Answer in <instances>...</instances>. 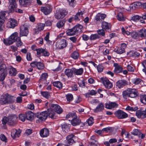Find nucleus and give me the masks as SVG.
Returning a JSON list of instances; mask_svg holds the SVG:
<instances>
[{"instance_id":"nucleus-1","label":"nucleus","mask_w":146,"mask_h":146,"mask_svg":"<svg viewBox=\"0 0 146 146\" xmlns=\"http://www.w3.org/2000/svg\"><path fill=\"white\" fill-rule=\"evenodd\" d=\"M15 97L11 96L8 94L2 96L0 100V105L11 104L14 102Z\"/></svg>"},{"instance_id":"nucleus-2","label":"nucleus","mask_w":146,"mask_h":146,"mask_svg":"<svg viewBox=\"0 0 146 146\" xmlns=\"http://www.w3.org/2000/svg\"><path fill=\"white\" fill-rule=\"evenodd\" d=\"M123 97L125 99H127L129 97L134 98L137 95L136 90L134 89L128 88L122 92Z\"/></svg>"},{"instance_id":"nucleus-3","label":"nucleus","mask_w":146,"mask_h":146,"mask_svg":"<svg viewBox=\"0 0 146 146\" xmlns=\"http://www.w3.org/2000/svg\"><path fill=\"white\" fill-rule=\"evenodd\" d=\"M83 26L78 24L76 25L72 29H69L67 30L66 34L68 36H73L78 33L79 32L81 31Z\"/></svg>"},{"instance_id":"nucleus-4","label":"nucleus","mask_w":146,"mask_h":146,"mask_svg":"<svg viewBox=\"0 0 146 146\" xmlns=\"http://www.w3.org/2000/svg\"><path fill=\"white\" fill-rule=\"evenodd\" d=\"M19 37L18 33L15 32L13 33L7 39H4L3 42L6 45H10L15 42Z\"/></svg>"},{"instance_id":"nucleus-5","label":"nucleus","mask_w":146,"mask_h":146,"mask_svg":"<svg viewBox=\"0 0 146 146\" xmlns=\"http://www.w3.org/2000/svg\"><path fill=\"white\" fill-rule=\"evenodd\" d=\"M7 73L6 65L2 64L0 66V80L3 81L5 79Z\"/></svg>"},{"instance_id":"nucleus-6","label":"nucleus","mask_w":146,"mask_h":146,"mask_svg":"<svg viewBox=\"0 0 146 146\" xmlns=\"http://www.w3.org/2000/svg\"><path fill=\"white\" fill-rule=\"evenodd\" d=\"M35 116L38 118V119L36 120L37 123H38V122H41L47 119L48 116V112L47 111H42L39 114L37 113Z\"/></svg>"},{"instance_id":"nucleus-7","label":"nucleus","mask_w":146,"mask_h":146,"mask_svg":"<svg viewBox=\"0 0 146 146\" xmlns=\"http://www.w3.org/2000/svg\"><path fill=\"white\" fill-rule=\"evenodd\" d=\"M68 11L64 10H60L58 11H56L55 15V17L56 19H62L67 15Z\"/></svg>"},{"instance_id":"nucleus-8","label":"nucleus","mask_w":146,"mask_h":146,"mask_svg":"<svg viewBox=\"0 0 146 146\" xmlns=\"http://www.w3.org/2000/svg\"><path fill=\"white\" fill-rule=\"evenodd\" d=\"M9 3L8 8L10 12H14L17 7V5L15 0H9Z\"/></svg>"},{"instance_id":"nucleus-9","label":"nucleus","mask_w":146,"mask_h":146,"mask_svg":"<svg viewBox=\"0 0 146 146\" xmlns=\"http://www.w3.org/2000/svg\"><path fill=\"white\" fill-rule=\"evenodd\" d=\"M29 33L28 28L25 25H22L20 27V36H27Z\"/></svg>"},{"instance_id":"nucleus-10","label":"nucleus","mask_w":146,"mask_h":146,"mask_svg":"<svg viewBox=\"0 0 146 146\" xmlns=\"http://www.w3.org/2000/svg\"><path fill=\"white\" fill-rule=\"evenodd\" d=\"M114 114L119 119L125 118L128 116L127 114L120 110L116 111L115 112Z\"/></svg>"},{"instance_id":"nucleus-11","label":"nucleus","mask_w":146,"mask_h":146,"mask_svg":"<svg viewBox=\"0 0 146 146\" xmlns=\"http://www.w3.org/2000/svg\"><path fill=\"white\" fill-rule=\"evenodd\" d=\"M8 124L11 125H14L17 123V117L15 115H11L8 117Z\"/></svg>"},{"instance_id":"nucleus-12","label":"nucleus","mask_w":146,"mask_h":146,"mask_svg":"<svg viewBox=\"0 0 146 146\" xmlns=\"http://www.w3.org/2000/svg\"><path fill=\"white\" fill-rule=\"evenodd\" d=\"M104 85L107 88L110 89L113 86L112 83L107 78H101V79Z\"/></svg>"},{"instance_id":"nucleus-13","label":"nucleus","mask_w":146,"mask_h":146,"mask_svg":"<svg viewBox=\"0 0 146 146\" xmlns=\"http://www.w3.org/2000/svg\"><path fill=\"white\" fill-rule=\"evenodd\" d=\"M41 11L46 15L49 14L52 11V7L50 5L45 7H42L40 8Z\"/></svg>"},{"instance_id":"nucleus-14","label":"nucleus","mask_w":146,"mask_h":146,"mask_svg":"<svg viewBox=\"0 0 146 146\" xmlns=\"http://www.w3.org/2000/svg\"><path fill=\"white\" fill-rule=\"evenodd\" d=\"M17 25V21L14 19L10 18L9 20L7 26L9 28H14Z\"/></svg>"},{"instance_id":"nucleus-15","label":"nucleus","mask_w":146,"mask_h":146,"mask_svg":"<svg viewBox=\"0 0 146 146\" xmlns=\"http://www.w3.org/2000/svg\"><path fill=\"white\" fill-rule=\"evenodd\" d=\"M57 43L58 44L59 48L61 49L65 48L67 44L66 40L64 39L58 40Z\"/></svg>"},{"instance_id":"nucleus-16","label":"nucleus","mask_w":146,"mask_h":146,"mask_svg":"<svg viewBox=\"0 0 146 146\" xmlns=\"http://www.w3.org/2000/svg\"><path fill=\"white\" fill-rule=\"evenodd\" d=\"M113 66L115 67L114 72L117 74L122 72L123 68L121 66L117 63H114Z\"/></svg>"},{"instance_id":"nucleus-17","label":"nucleus","mask_w":146,"mask_h":146,"mask_svg":"<svg viewBox=\"0 0 146 146\" xmlns=\"http://www.w3.org/2000/svg\"><path fill=\"white\" fill-rule=\"evenodd\" d=\"M51 107L53 108L54 111L58 114H60L63 112L62 108L57 104H52L51 105Z\"/></svg>"},{"instance_id":"nucleus-18","label":"nucleus","mask_w":146,"mask_h":146,"mask_svg":"<svg viewBox=\"0 0 146 146\" xmlns=\"http://www.w3.org/2000/svg\"><path fill=\"white\" fill-rule=\"evenodd\" d=\"M127 84V82L124 80H120L116 82V86L119 88H122Z\"/></svg>"},{"instance_id":"nucleus-19","label":"nucleus","mask_w":146,"mask_h":146,"mask_svg":"<svg viewBox=\"0 0 146 146\" xmlns=\"http://www.w3.org/2000/svg\"><path fill=\"white\" fill-rule=\"evenodd\" d=\"M63 66V64L61 63H56L52 67V70L54 71L61 70Z\"/></svg>"},{"instance_id":"nucleus-20","label":"nucleus","mask_w":146,"mask_h":146,"mask_svg":"<svg viewBox=\"0 0 146 146\" xmlns=\"http://www.w3.org/2000/svg\"><path fill=\"white\" fill-rule=\"evenodd\" d=\"M74 136L72 134L68 135L66 137V143L70 145H72L74 142Z\"/></svg>"},{"instance_id":"nucleus-21","label":"nucleus","mask_w":146,"mask_h":146,"mask_svg":"<svg viewBox=\"0 0 146 146\" xmlns=\"http://www.w3.org/2000/svg\"><path fill=\"white\" fill-rule=\"evenodd\" d=\"M131 133L134 135H138L139 138L141 137V139H143L144 137V135L143 134L141 133L137 129H134Z\"/></svg>"},{"instance_id":"nucleus-22","label":"nucleus","mask_w":146,"mask_h":146,"mask_svg":"<svg viewBox=\"0 0 146 146\" xmlns=\"http://www.w3.org/2000/svg\"><path fill=\"white\" fill-rule=\"evenodd\" d=\"M40 135L42 137L47 136L49 134V131L47 129L44 128L41 130L40 132Z\"/></svg>"},{"instance_id":"nucleus-23","label":"nucleus","mask_w":146,"mask_h":146,"mask_svg":"<svg viewBox=\"0 0 146 146\" xmlns=\"http://www.w3.org/2000/svg\"><path fill=\"white\" fill-rule=\"evenodd\" d=\"M104 109V105L102 103H100L94 110L95 113H97L102 111Z\"/></svg>"},{"instance_id":"nucleus-24","label":"nucleus","mask_w":146,"mask_h":146,"mask_svg":"<svg viewBox=\"0 0 146 146\" xmlns=\"http://www.w3.org/2000/svg\"><path fill=\"white\" fill-rule=\"evenodd\" d=\"M64 73L68 77H72L73 73H74V69L73 68L71 69H66Z\"/></svg>"},{"instance_id":"nucleus-25","label":"nucleus","mask_w":146,"mask_h":146,"mask_svg":"<svg viewBox=\"0 0 146 146\" xmlns=\"http://www.w3.org/2000/svg\"><path fill=\"white\" fill-rule=\"evenodd\" d=\"M102 27L103 29L108 30L111 29V25L110 23L103 21L102 23Z\"/></svg>"},{"instance_id":"nucleus-26","label":"nucleus","mask_w":146,"mask_h":146,"mask_svg":"<svg viewBox=\"0 0 146 146\" xmlns=\"http://www.w3.org/2000/svg\"><path fill=\"white\" fill-rule=\"evenodd\" d=\"M45 26V24L43 23H38L37 24V26L35 29V33H38V31H40L44 29Z\"/></svg>"},{"instance_id":"nucleus-27","label":"nucleus","mask_w":146,"mask_h":146,"mask_svg":"<svg viewBox=\"0 0 146 146\" xmlns=\"http://www.w3.org/2000/svg\"><path fill=\"white\" fill-rule=\"evenodd\" d=\"M20 5L24 6H27L30 5L32 3L31 0H19Z\"/></svg>"},{"instance_id":"nucleus-28","label":"nucleus","mask_w":146,"mask_h":146,"mask_svg":"<svg viewBox=\"0 0 146 146\" xmlns=\"http://www.w3.org/2000/svg\"><path fill=\"white\" fill-rule=\"evenodd\" d=\"M141 5H142L141 3L139 2H136L131 4L130 6V8L131 10H135Z\"/></svg>"},{"instance_id":"nucleus-29","label":"nucleus","mask_w":146,"mask_h":146,"mask_svg":"<svg viewBox=\"0 0 146 146\" xmlns=\"http://www.w3.org/2000/svg\"><path fill=\"white\" fill-rule=\"evenodd\" d=\"M117 106L118 105L115 103L111 102L107 104L106 105V108L107 109H111L112 108H116Z\"/></svg>"},{"instance_id":"nucleus-30","label":"nucleus","mask_w":146,"mask_h":146,"mask_svg":"<svg viewBox=\"0 0 146 146\" xmlns=\"http://www.w3.org/2000/svg\"><path fill=\"white\" fill-rule=\"evenodd\" d=\"M81 122V120L77 118V117L76 118H73L71 120V123L74 126H76L79 125Z\"/></svg>"},{"instance_id":"nucleus-31","label":"nucleus","mask_w":146,"mask_h":146,"mask_svg":"<svg viewBox=\"0 0 146 146\" xmlns=\"http://www.w3.org/2000/svg\"><path fill=\"white\" fill-rule=\"evenodd\" d=\"M74 74L76 75H82L83 72L84 70L83 68H81L78 69L73 68Z\"/></svg>"},{"instance_id":"nucleus-32","label":"nucleus","mask_w":146,"mask_h":146,"mask_svg":"<svg viewBox=\"0 0 146 146\" xmlns=\"http://www.w3.org/2000/svg\"><path fill=\"white\" fill-rule=\"evenodd\" d=\"M9 69V73L10 76H14L16 75L17 72V70L15 68L12 66H10Z\"/></svg>"},{"instance_id":"nucleus-33","label":"nucleus","mask_w":146,"mask_h":146,"mask_svg":"<svg viewBox=\"0 0 146 146\" xmlns=\"http://www.w3.org/2000/svg\"><path fill=\"white\" fill-rule=\"evenodd\" d=\"M48 75L47 73H43L40 76L39 79V81L42 83H45L47 78L48 77Z\"/></svg>"},{"instance_id":"nucleus-34","label":"nucleus","mask_w":146,"mask_h":146,"mask_svg":"<svg viewBox=\"0 0 146 146\" xmlns=\"http://www.w3.org/2000/svg\"><path fill=\"white\" fill-rule=\"evenodd\" d=\"M70 125L66 123L63 124L62 125V128L63 131L65 133H67L70 131Z\"/></svg>"},{"instance_id":"nucleus-35","label":"nucleus","mask_w":146,"mask_h":146,"mask_svg":"<svg viewBox=\"0 0 146 146\" xmlns=\"http://www.w3.org/2000/svg\"><path fill=\"white\" fill-rule=\"evenodd\" d=\"M25 114L26 119L28 120H31L33 117V113L31 111L26 112Z\"/></svg>"},{"instance_id":"nucleus-36","label":"nucleus","mask_w":146,"mask_h":146,"mask_svg":"<svg viewBox=\"0 0 146 146\" xmlns=\"http://www.w3.org/2000/svg\"><path fill=\"white\" fill-rule=\"evenodd\" d=\"M139 37L141 38H145L146 37V29H143L140 30L139 32Z\"/></svg>"},{"instance_id":"nucleus-37","label":"nucleus","mask_w":146,"mask_h":146,"mask_svg":"<svg viewBox=\"0 0 146 146\" xmlns=\"http://www.w3.org/2000/svg\"><path fill=\"white\" fill-rule=\"evenodd\" d=\"M48 116L50 118H54V116L55 114L54 110L51 109H49L47 110Z\"/></svg>"},{"instance_id":"nucleus-38","label":"nucleus","mask_w":146,"mask_h":146,"mask_svg":"<svg viewBox=\"0 0 146 146\" xmlns=\"http://www.w3.org/2000/svg\"><path fill=\"white\" fill-rule=\"evenodd\" d=\"M53 85L54 86L61 89L62 87V84L59 81L54 82L53 83Z\"/></svg>"},{"instance_id":"nucleus-39","label":"nucleus","mask_w":146,"mask_h":146,"mask_svg":"<svg viewBox=\"0 0 146 146\" xmlns=\"http://www.w3.org/2000/svg\"><path fill=\"white\" fill-rule=\"evenodd\" d=\"M93 123V119L92 117H90L87 121L86 122L83 123V126H84L88 124L89 125H92Z\"/></svg>"},{"instance_id":"nucleus-40","label":"nucleus","mask_w":146,"mask_h":146,"mask_svg":"<svg viewBox=\"0 0 146 146\" xmlns=\"http://www.w3.org/2000/svg\"><path fill=\"white\" fill-rule=\"evenodd\" d=\"M140 100L141 103L146 105V95H141L140 96Z\"/></svg>"},{"instance_id":"nucleus-41","label":"nucleus","mask_w":146,"mask_h":146,"mask_svg":"<svg viewBox=\"0 0 146 146\" xmlns=\"http://www.w3.org/2000/svg\"><path fill=\"white\" fill-rule=\"evenodd\" d=\"M117 19L119 21H124L125 20V18L122 13L119 12V13L117 16Z\"/></svg>"},{"instance_id":"nucleus-42","label":"nucleus","mask_w":146,"mask_h":146,"mask_svg":"<svg viewBox=\"0 0 146 146\" xmlns=\"http://www.w3.org/2000/svg\"><path fill=\"white\" fill-rule=\"evenodd\" d=\"M14 130L16 131L15 133L13 132H12L11 133V135L13 139L15 138L17 136L19 137L21 133L20 131H17L16 129H15Z\"/></svg>"},{"instance_id":"nucleus-43","label":"nucleus","mask_w":146,"mask_h":146,"mask_svg":"<svg viewBox=\"0 0 146 146\" xmlns=\"http://www.w3.org/2000/svg\"><path fill=\"white\" fill-rule=\"evenodd\" d=\"M114 51L115 52H116L117 53L120 54H122L125 52V50L124 49L121 47L118 48L117 49H115Z\"/></svg>"},{"instance_id":"nucleus-44","label":"nucleus","mask_w":146,"mask_h":146,"mask_svg":"<svg viewBox=\"0 0 146 146\" xmlns=\"http://www.w3.org/2000/svg\"><path fill=\"white\" fill-rule=\"evenodd\" d=\"M65 21L64 20L59 21L56 24L57 27L60 28L63 27L65 24Z\"/></svg>"},{"instance_id":"nucleus-45","label":"nucleus","mask_w":146,"mask_h":146,"mask_svg":"<svg viewBox=\"0 0 146 146\" xmlns=\"http://www.w3.org/2000/svg\"><path fill=\"white\" fill-rule=\"evenodd\" d=\"M79 56V54L78 52L76 51H74L71 54V57L74 59H77Z\"/></svg>"},{"instance_id":"nucleus-46","label":"nucleus","mask_w":146,"mask_h":146,"mask_svg":"<svg viewBox=\"0 0 146 146\" xmlns=\"http://www.w3.org/2000/svg\"><path fill=\"white\" fill-rule=\"evenodd\" d=\"M143 111L140 110L136 111V115L139 118H143Z\"/></svg>"},{"instance_id":"nucleus-47","label":"nucleus","mask_w":146,"mask_h":146,"mask_svg":"<svg viewBox=\"0 0 146 146\" xmlns=\"http://www.w3.org/2000/svg\"><path fill=\"white\" fill-rule=\"evenodd\" d=\"M6 12L5 11H2L0 12V20L5 21V13Z\"/></svg>"},{"instance_id":"nucleus-48","label":"nucleus","mask_w":146,"mask_h":146,"mask_svg":"<svg viewBox=\"0 0 146 146\" xmlns=\"http://www.w3.org/2000/svg\"><path fill=\"white\" fill-rule=\"evenodd\" d=\"M16 45L17 47H19L22 46L23 44V43L21 41L20 36L18 38V39L16 40Z\"/></svg>"},{"instance_id":"nucleus-49","label":"nucleus","mask_w":146,"mask_h":146,"mask_svg":"<svg viewBox=\"0 0 146 146\" xmlns=\"http://www.w3.org/2000/svg\"><path fill=\"white\" fill-rule=\"evenodd\" d=\"M66 97L67 101L70 102L73 99V96L72 94H68L66 95Z\"/></svg>"},{"instance_id":"nucleus-50","label":"nucleus","mask_w":146,"mask_h":146,"mask_svg":"<svg viewBox=\"0 0 146 146\" xmlns=\"http://www.w3.org/2000/svg\"><path fill=\"white\" fill-rule=\"evenodd\" d=\"M77 117V116L76 115V114L75 113H69L66 116V118H72V119H73L74 118H76Z\"/></svg>"},{"instance_id":"nucleus-51","label":"nucleus","mask_w":146,"mask_h":146,"mask_svg":"<svg viewBox=\"0 0 146 146\" xmlns=\"http://www.w3.org/2000/svg\"><path fill=\"white\" fill-rule=\"evenodd\" d=\"M131 37L135 39H137L139 36V33H137L135 32H133L131 33Z\"/></svg>"},{"instance_id":"nucleus-52","label":"nucleus","mask_w":146,"mask_h":146,"mask_svg":"<svg viewBox=\"0 0 146 146\" xmlns=\"http://www.w3.org/2000/svg\"><path fill=\"white\" fill-rule=\"evenodd\" d=\"M5 21H2L0 20V31H3V29L4 28L5 25L4 24Z\"/></svg>"},{"instance_id":"nucleus-53","label":"nucleus","mask_w":146,"mask_h":146,"mask_svg":"<svg viewBox=\"0 0 146 146\" xmlns=\"http://www.w3.org/2000/svg\"><path fill=\"white\" fill-rule=\"evenodd\" d=\"M36 67L39 70H42L44 68V65L43 63L40 62H37Z\"/></svg>"},{"instance_id":"nucleus-54","label":"nucleus","mask_w":146,"mask_h":146,"mask_svg":"<svg viewBox=\"0 0 146 146\" xmlns=\"http://www.w3.org/2000/svg\"><path fill=\"white\" fill-rule=\"evenodd\" d=\"M100 38L98 34H95L92 35L90 37V39L91 40H95Z\"/></svg>"},{"instance_id":"nucleus-55","label":"nucleus","mask_w":146,"mask_h":146,"mask_svg":"<svg viewBox=\"0 0 146 146\" xmlns=\"http://www.w3.org/2000/svg\"><path fill=\"white\" fill-rule=\"evenodd\" d=\"M42 96L47 99L50 96V94L47 92H44L41 93Z\"/></svg>"},{"instance_id":"nucleus-56","label":"nucleus","mask_w":146,"mask_h":146,"mask_svg":"<svg viewBox=\"0 0 146 146\" xmlns=\"http://www.w3.org/2000/svg\"><path fill=\"white\" fill-rule=\"evenodd\" d=\"M142 80L140 79L137 78L134 79L133 80V83L135 84H138Z\"/></svg>"},{"instance_id":"nucleus-57","label":"nucleus","mask_w":146,"mask_h":146,"mask_svg":"<svg viewBox=\"0 0 146 146\" xmlns=\"http://www.w3.org/2000/svg\"><path fill=\"white\" fill-rule=\"evenodd\" d=\"M19 118L22 121H25L26 118L25 114H20L19 115Z\"/></svg>"},{"instance_id":"nucleus-58","label":"nucleus","mask_w":146,"mask_h":146,"mask_svg":"<svg viewBox=\"0 0 146 146\" xmlns=\"http://www.w3.org/2000/svg\"><path fill=\"white\" fill-rule=\"evenodd\" d=\"M84 13V11L82 12V11H78V12L76 15V16H77L79 17L80 19H82V15Z\"/></svg>"},{"instance_id":"nucleus-59","label":"nucleus","mask_w":146,"mask_h":146,"mask_svg":"<svg viewBox=\"0 0 146 146\" xmlns=\"http://www.w3.org/2000/svg\"><path fill=\"white\" fill-rule=\"evenodd\" d=\"M141 19V17L138 15H135L132 17V19L134 21H137Z\"/></svg>"},{"instance_id":"nucleus-60","label":"nucleus","mask_w":146,"mask_h":146,"mask_svg":"<svg viewBox=\"0 0 146 146\" xmlns=\"http://www.w3.org/2000/svg\"><path fill=\"white\" fill-rule=\"evenodd\" d=\"M98 33L99 35L104 36L105 35V33L104 29H99L98 30Z\"/></svg>"},{"instance_id":"nucleus-61","label":"nucleus","mask_w":146,"mask_h":146,"mask_svg":"<svg viewBox=\"0 0 146 146\" xmlns=\"http://www.w3.org/2000/svg\"><path fill=\"white\" fill-rule=\"evenodd\" d=\"M8 120H9L8 117H4L2 119V122L3 124H5L6 123L8 124Z\"/></svg>"},{"instance_id":"nucleus-62","label":"nucleus","mask_w":146,"mask_h":146,"mask_svg":"<svg viewBox=\"0 0 146 146\" xmlns=\"http://www.w3.org/2000/svg\"><path fill=\"white\" fill-rule=\"evenodd\" d=\"M127 69L128 71L133 72L134 71V69L132 66L128 65L127 66Z\"/></svg>"},{"instance_id":"nucleus-63","label":"nucleus","mask_w":146,"mask_h":146,"mask_svg":"<svg viewBox=\"0 0 146 146\" xmlns=\"http://www.w3.org/2000/svg\"><path fill=\"white\" fill-rule=\"evenodd\" d=\"M104 68L103 66L101 65H99L97 67V69L98 72H101L102 71Z\"/></svg>"},{"instance_id":"nucleus-64","label":"nucleus","mask_w":146,"mask_h":146,"mask_svg":"<svg viewBox=\"0 0 146 146\" xmlns=\"http://www.w3.org/2000/svg\"><path fill=\"white\" fill-rule=\"evenodd\" d=\"M37 51V55H39L41 53H43V52L44 51V49L42 48H39L36 50Z\"/></svg>"}]
</instances>
